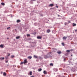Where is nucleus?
<instances>
[{
  "instance_id": "8",
  "label": "nucleus",
  "mask_w": 77,
  "mask_h": 77,
  "mask_svg": "<svg viewBox=\"0 0 77 77\" xmlns=\"http://www.w3.org/2000/svg\"><path fill=\"white\" fill-rule=\"evenodd\" d=\"M0 60H4V59H5V58H0Z\"/></svg>"
},
{
  "instance_id": "39",
  "label": "nucleus",
  "mask_w": 77,
  "mask_h": 77,
  "mask_svg": "<svg viewBox=\"0 0 77 77\" xmlns=\"http://www.w3.org/2000/svg\"><path fill=\"white\" fill-rule=\"evenodd\" d=\"M15 30H16H16H17V29H15Z\"/></svg>"
},
{
  "instance_id": "35",
  "label": "nucleus",
  "mask_w": 77,
  "mask_h": 77,
  "mask_svg": "<svg viewBox=\"0 0 77 77\" xmlns=\"http://www.w3.org/2000/svg\"><path fill=\"white\" fill-rule=\"evenodd\" d=\"M72 56V55H71V56Z\"/></svg>"
},
{
  "instance_id": "13",
  "label": "nucleus",
  "mask_w": 77,
  "mask_h": 77,
  "mask_svg": "<svg viewBox=\"0 0 77 77\" xmlns=\"http://www.w3.org/2000/svg\"><path fill=\"white\" fill-rule=\"evenodd\" d=\"M21 21L20 20H17V23H19Z\"/></svg>"
},
{
  "instance_id": "26",
  "label": "nucleus",
  "mask_w": 77,
  "mask_h": 77,
  "mask_svg": "<svg viewBox=\"0 0 77 77\" xmlns=\"http://www.w3.org/2000/svg\"><path fill=\"white\" fill-rule=\"evenodd\" d=\"M5 59H8V57H5Z\"/></svg>"
},
{
  "instance_id": "2",
  "label": "nucleus",
  "mask_w": 77,
  "mask_h": 77,
  "mask_svg": "<svg viewBox=\"0 0 77 77\" xmlns=\"http://www.w3.org/2000/svg\"><path fill=\"white\" fill-rule=\"evenodd\" d=\"M66 38H67V37H66L64 36L63 38V39H66Z\"/></svg>"
},
{
  "instance_id": "38",
  "label": "nucleus",
  "mask_w": 77,
  "mask_h": 77,
  "mask_svg": "<svg viewBox=\"0 0 77 77\" xmlns=\"http://www.w3.org/2000/svg\"><path fill=\"white\" fill-rule=\"evenodd\" d=\"M60 15H58V17H59Z\"/></svg>"
},
{
  "instance_id": "20",
  "label": "nucleus",
  "mask_w": 77,
  "mask_h": 77,
  "mask_svg": "<svg viewBox=\"0 0 77 77\" xmlns=\"http://www.w3.org/2000/svg\"><path fill=\"white\" fill-rule=\"evenodd\" d=\"M50 65L51 66H53V64L52 63H51L50 64Z\"/></svg>"
},
{
  "instance_id": "37",
  "label": "nucleus",
  "mask_w": 77,
  "mask_h": 77,
  "mask_svg": "<svg viewBox=\"0 0 77 77\" xmlns=\"http://www.w3.org/2000/svg\"><path fill=\"white\" fill-rule=\"evenodd\" d=\"M8 39H9V38H7Z\"/></svg>"
},
{
  "instance_id": "3",
  "label": "nucleus",
  "mask_w": 77,
  "mask_h": 77,
  "mask_svg": "<svg viewBox=\"0 0 77 77\" xmlns=\"http://www.w3.org/2000/svg\"><path fill=\"white\" fill-rule=\"evenodd\" d=\"M4 46V45H0V47L1 48H3Z\"/></svg>"
},
{
  "instance_id": "24",
  "label": "nucleus",
  "mask_w": 77,
  "mask_h": 77,
  "mask_svg": "<svg viewBox=\"0 0 77 77\" xmlns=\"http://www.w3.org/2000/svg\"><path fill=\"white\" fill-rule=\"evenodd\" d=\"M66 51L67 52H69L70 51L69 50H67Z\"/></svg>"
},
{
  "instance_id": "23",
  "label": "nucleus",
  "mask_w": 77,
  "mask_h": 77,
  "mask_svg": "<svg viewBox=\"0 0 77 77\" xmlns=\"http://www.w3.org/2000/svg\"><path fill=\"white\" fill-rule=\"evenodd\" d=\"M62 45L63 46H64V45H65L64 44V43H62Z\"/></svg>"
},
{
  "instance_id": "7",
  "label": "nucleus",
  "mask_w": 77,
  "mask_h": 77,
  "mask_svg": "<svg viewBox=\"0 0 77 77\" xmlns=\"http://www.w3.org/2000/svg\"><path fill=\"white\" fill-rule=\"evenodd\" d=\"M16 39H20V36H18L17 37H16Z\"/></svg>"
},
{
  "instance_id": "33",
  "label": "nucleus",
  "mask_w": 77,
  "mask_h": 77,
  "mask_svg": "<svg viewBox=\"0 0 77 77\" xmlns=\"http://www.w3.org/2000/svg\"><path fill=\"white\" fill-rule=\"evenodd\" d=\"M8 61H7L6 62V63H8Z\"/></svg>"
},
{
  "instance_id": "29",
  "label": "nucleus",
  "mask_w": 77,
  "mask_h": 77,
  "mask_svg": "<svg viewBox=\"0 0 77 77\" xmlns=\"http://www.w3.org/2000/svg\"><path fill=\"white\" fill-rule=\"evenodd\" d=\"M21 64H23V62H22L21 63Z\"/></svg>"
},
{
  "instance_id": "28",
  "label": "nucleus",
  "mask_w": 77,
  "mask_h": 77,
  "mask_svg": "<svg viewBox=\"0 0 77 77\" xmlns=\"http://www.w3.org/2000/svg\"><path fill=\"white\" fill-rule=\"evenodd\" d=\"M30 77H35V76H34L32 75V76H31Z\"/></svg>"
},
{
  "instance_id": "11",
  "label": "nucleus",
  "mask_w": 77,
  "mask_h": 77,
  "mask_svg": "<svg viewBox=\"0 0 77 77\" xmlns=\"http://www.w3.org/2000/svg\"><path fill=\"white\" fill-rule=\"evenodd\" d=\"M47 32L48 33H49V32H50V29H48L47 30Z\"/></svg>"
},
{
  "instance_id": "31",
  "label": "nucleus",
  "mask_w": 77,
  "mask_h": 77,
  "mask_svg": "<svg viewBox=\"0 0 77 77\" xmlns=\"http://www.w3.org/2000/svg\"><path fill=\"white\" fill-rule=\"evenodd\" d=\"M75 32H77V29L75 30Z\"/></svg>"
},
{
  "instance_id": "22",
  "label": "nucleus",
  "mask_w": 77,
  "mask_h": 77,
  "mask_svg": "<svg viewBox=\"0 0 77 77\" xmlns=\"http://www.w3.org/2000/svg\"><path fill=\"white\" fill-rule=\"evenodd\" d=\"M7 54H8V56H10V55H11V54H10L9 53H8Z\"/></svg>"
},
{
  "instance_id": "10",
  "label": "nucleus",
  "mask_w": 77,
  "mask_h": 77,
  "mask_svg": "<svg viewBox=\"0 0 77 77\" xmlns=\"http://www.w3.org/2000/svg\"><path fill=\"white\" fill-rule=\"evenodd\" d=\"M1 4L3 6H5V3H1Z\"/></svg>"
},
{
  "instance_id": "17",
  "label": "nucleus",
  "mask_w": 77,
  "mask_h": 77,
  "mask_svg": "<svg viewBox=\"0 0 77 77\" xmlns=\"http://www.w3.org/2000/svg\"><path fill=\"white\" fill-rule=\"evenodd\" d=\"M50 6H53V4H51L50 5H49Z\"/></svg>"
},
{
  "instance_id": "16",
  "label": "nucleus",
  "mask_w": 77,
  "mask_h": 77,
  "mask_svg": "<svg viewBox=\"0 0 77 77\" xmlns=\"http://www.w3.org/2000/svg\"><path fill=\"white\" fill-rule=\"evenodd\" d=\"M34 57H35V58H38V56H36V55H34Z\"/></svg>"
},
{
  "instance_id": "5",
  "label": "nucleus",
  "mask_w": 77,
  "mask_h": 77,
  "mask_svg": "<svg viewBox=\"0 0 77 77\" xmlns=\"http://www.w3.org/2000/svg\"><path fill=\"white\" fill-rule=\"evenodd\" d=\"M43 73L45 74H47V72L46 71H45V70L43 72Z\"/></svg>"
},
{
  "instance_id": "14",
  "label": "nucleus",
  "mask_w": 77,
  "mask_h": 77,
  "mask_svg": "<svg viewBox=\"0 0 77 77\" xmlns=\"http://www.w3.org/2000/svg\"><path fill=\"white\" fill-rule=\"evenodd\" d=\"M37 38L38 39H41L42 38L40 36H38L37 37Z\"/></svg>"
},
{
  "instance_id": "19",
  "label": "nucleus",
  "mask_w": 77,
  "mask_h": 77,
  "mask_svg": "<svg viewBox=\"0 0 77 77\" xmlns=\"http://www.w3.org/2000/svg\"><path fill=\"white\" fill-rule=\"evenodd\" d=\"M11 58H14V56L12 55L11 57Z\"/></svg>"
},
{
  "instance_id": "30",
  "label": "nucleus",
  "mask_w": 77,
  "mask_h": 77,
  "mask_svg": "<svg viewBox=\"0 0 77 77\" xmlns=\"http://www.w3.org/2000/svg\"><path fill=\"white\" fill-rule=\"evenodd\" d=\"M32 1H36V0H31Z\"/></svg>"
},
{
  "instance_id": "34",
  "label": "nucleus",
  "mask_w": 77,
  "mask_h": 77,
  "mask_svg": "<svg viewBox=\"0 0 77 77\" xmlns=\"http://www.w3.org/2000/svg\"><path fill=\"white\" fill-rule=\"evenodd\" d=\"M68 23H71V22H70V21H69V22H68Z\"/></svg>"
},
{
  "instance_id": "32",
  "label": "nucleus",
  "mask_w": 77,
  "mask_h": 77,
  "mask_svg": "<svg viewBox=\"0 0 77 77\" xmlns=\"http://www.w3.org/2000/svg\"><path fill=\"white\" fill-rule=\"evenodd\" d=\"M56 7H57V8H58V6H56Z\"/></svg>"
},
{
  "instance_id": "25",
  "label": "nucleus",
  "mask_w": 77,
  "mask_h": 77,
  "mask_svg": "<svg viewBox=\"0 0 77 77\" xmlns=\"http://www.w3.org/2000/svg\"><path fill=\"white\" fill-rule=\"evenodd\" d=\"M11 28V27H8L7 28V30H8V29H10Z\"/></svg>"
},
{
  "instance_id": "18",
  "label": "nucleus",
  "mask_w": 77,
  "mask_h": 77,
  "mask_svg": "<svg viewBox=\"0 0 77 77\" xmlns=\"http://www.w3.org/2000/svg\"><path fill=\"white\" fill-rule=\"evenodd\" d=\"M38 70L39 71H42V69H39Z\"/></svg>"
},
{
  "instance_id": "15",
  "label": "nucleus",
  "mask_w": 77,
  "mask_h": 77,
  "mask_svg": "<svg viewBox=\"0 0 77 77\" xmlns=\"http://www.w3.org/2000/svg\"><path fill=\"white\" fill-rule=\"evenodd\" d=\"M29 74L30 75H32V71L30 72L29 73Z\"/></svg>"
},
{
  "instance_id": "4",
  "label": "nucleus",
  "mask_w": 77,
  "mask_h": 77,
  "mask_svg": "<svg viewBox=\"0 0 77 77\" xmlns=\"http://www.w3.org/2000/svg\"><path fill=\"white\" fill-rule=\"evenodd\" d=\"M44 58L45 59H47V58H48V57L47 56V55H45L44 56Z\"/></svg>"
},
{
  "instance_id": "21",
  "label": "nucleus",
  "mask_w": 77,
  "mask_h": 77,
  "mask_svg": "<svg viewBox=\"0 0 77 77\" xmlns=\"http://www.w3.org/2000/svg\"><path fill=\"white\" fill-rule=\"evenodd\" d=\"M57 53H58V54H60V53H61V52L60 51H58L57 52Z\"/></svg>"
},
{
  "instance_id": "1",
  "label": "nucleus",
  "mask_w": 77,
  "mask_h": 77,
  "mask_svg": "<svg viewBox=\"0 0 77 77\" xmlns=\"http://www.w3.org/2000/svg\"><path fill=\"white\" fill-rule=\"evenodd\" d=\"M27 59H25V60H24V61H23V63L24 64H25V63H27Z\"/></svg>"
},
{
  "instance_id": "27",
  "label": "nucleus",
  "mask_w": 77,
  "mask_h": 77,
  "mask_svg": "<svg viewBox=\"0 0 77 77\" xmlns=\"http://www.w3.org/2000/svg\"><path fill=\"white\" fill-rule=\"evenodd\" d=\"M27 36H30V34H27Z\"/></svg>"
},
{
  "instance_id": "36",
  "label": "nucleus",
  "mask_w": 77,
  "mask_h": 77,
  "mask_svg": "<svg viewBox=\"0 0 77 77\" xmlns=\"http://www.w3.org/2000/svg\"><path fill=\"white\" fill-rule=\"evenodd\" d=\"M66 59H64V60H66Z\"/></svg>"
},
{
  "instance_id": "6",
  "label": "nucleus",
  "mask_w": 77,
  "mask_h": 77,
  "mask_svg": "<svg viewBox=\"0 0 77 77\" xmlns=\"http://www.w3.org/2000/svg\"><path fill=\"white\" fill-rule=\"evenodd\" d=\"M3 75L4 76H6V73L5 72H4Z\"/></svg>"
},
{
  "instance_id": "12",
  "label": "nucleus",
  "mask_w": 77,
  "mask_h": 77,
  "mask_svg": "<svg viewBox=\"0 0 77 77\" xmlns=\"http://www.w3.org/2000/svg\"><path fill=\"white\" fill-rule=\"evenodd\" d=\"M32 57L31 56H29L28 57V58L29 59H32Z\"/></svg>"
},
{
  "instance_id": "9",
  "label": "nucleus",
  "mask_w": 77,
  "mask_h": 77,
  "mask_svg": "<svg viewBox=\"0 0 77 77\" xmlns=\"http://www.w3.org/2000/svg\"><path fill=\"white\" fill-rule=\"evenodd\" d=\"M73 27H74V26H76V24H75L74 23H73L72 25Z\"/></svg>"
}]
</instances>
